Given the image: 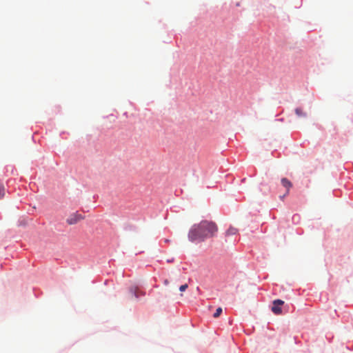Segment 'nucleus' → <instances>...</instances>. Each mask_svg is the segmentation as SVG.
Returning <instances> with one entry per match:
<instances>
[{
    "mask_svg": "<svg viewBox=\"0 0 353 353\" xmlns=\"http://www.w3.org/2000/svg\"><path fill=\"white\" fill-rule=\"evenodd\" d=\"M221 313H222V308L219 307L216 310V312L214 313L213 316L214 318H217L221 314Z\"/></svg>",
    "mask_w": 353,
    "mask_h": 353,
    "instance_id": "7",
    "label": "nucleus"
},
{
    "mask_svg": "<svg viewBox=\"0 0 353 353\" xmlns=\"http://www.w3.org/2000/svg\"><path fill=\"white\" fill-rule=\"evenodd\" d=\"M168 283H169L168 281V280H165L164 284L165 285H168Z\"/></svg>",
    "mask_w": 353,
    "mask_h": 353,
    "instance_id": "10",
    "label": "nucleus"
},
{
    "mask_svg": "<svg viewBox=\"0 0 353 353\" xmlns=\"http://www.w3.org/2000/svg\"><path fill=\"white\" fill-rule=\"evenodd\" d=\"M188 288V284H184V285H182L180 286L179 290L181 292H184Z\"/></svg>",
    "mask_w": 353,
    "mask_h": 353,
    "instance_id": "9",
    "label": "nucleus"
},
{
    "mask_svg": "<svg viewBox=\"0 0 353 353\" xmlns=\"http://www.w3.org/2000/svg\"><path fill=\"white\" fill-rule=\"evenodd\" d=\"M84 217L77 212L71 214L66 220V222L69 225H74L78 223L79 221L83 220Z\"/></svg>",
    "mask_w": 353,
    "mask_h": 353,
    "instance_id": "2",
    "label": "nucleus"
},
{
    "mask_svg": "<svg viewBox=\"0 0 353 353\" xmlns=\"http://www.w3.org/2000/svg\"><path fill=\"white\" fill-rule=\"evenodd\" d=\"M295 113L298 117H306V114L303 111L302 108H296Z\"/></svg>",
    "mask_w": 353,
    "mask_h": 353,
    "instance_id": "5",
    "label": "nucleus"
},
{
    "mask_svg": "<svg viewBox=\"0 0 353 353\" xmlns=\"http://www.w3.org/2000/svg\"><path fill=\"white\" fill-rule=\"evenodd\" d=\"M218 230V225L215 222L203 220L191 227L188 235V239L191 242H203L207 239L216 236Z\"/></svg>",
    "mask_w": 353,
    "mask_h": 353,
    "instance_id": "1",
    "label": "nucleus"
},
{
    "mask_svg": "<svg viewBox=\"0 0 353 353\" xmlns=\"http://www.w3.org/2000/svg\"><path fill=\"white\" fill-rule=\"evenodd\" d=\"M237 232V230L234 228H230L227 232H226V234L227 235H233V234H236Z\"/></svg>",
    "mask_w": 353,
    "mask_h": 353,
    "instance_id": "6",
    "label": "nucleus"
},
{
    "mask_svg": "<svg viewBox=\"0 0 353 353\" xmlns=\"http://www.w3.org/2000/svg\"><path fill=\"white\" fill-rule=\"evenodd\" d=\"M281 184L282 185L286 188V192L285 194L283 196H281V199H283L285 196H286L287 194H288L289 193V191H290V189L292 188V183L286 178H282L281 179Z\"/></svg>",
    "mask_w": 353,
    "mask_h": 353,
    "instance_id": "4",
    "label": "nucleus"
},
{
    "mask_svg": "<svg viewBox=\"0 0 353 353\" xmlns=\"http://www.w3.org/2000/svg\"><path fill=\"white\" fill-rule=\"evenodd\" d=\"M5 194V189L4 187L0 184V199L3 198Z\"/></svg>",
    "mask_w": 353,
    "mask_h": 353,
    "instance_id": "8",
    "label": "nucleus"
},
{
    "mask_svg": "<svg viewBox=\"0 0 353 353\" xmlns=\"http://www.w3.org/2000/svg\"><path fill=\"white\" fill-rule=\"evenodd\" d=\"M284 302L282 300L276 299L273 301V306L272 307V311L275 314H280L282 312V310L281 305H282Z\"/></svg>",
    "mask_w": 353,
    "mask_h": 353,
    "instance_id": "3",
    "label": "nucleus"
}]
</instances>
